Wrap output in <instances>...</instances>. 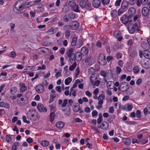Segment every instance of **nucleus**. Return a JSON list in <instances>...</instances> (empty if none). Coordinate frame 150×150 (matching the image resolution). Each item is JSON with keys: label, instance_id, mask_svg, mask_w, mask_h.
<instances>
[{"label": "nucleus", "instance_id": "obj_1", "mask_svg": "<svg viewBox=\"0 0 150 150\" xmlns=\"http://www.w3.org/2000/svg\"><path fill=\"white\" fill-rule=\"evenodd\" d=\"M24 8V5L23 1L19 0L17 1L13 8L15 12L19 14L21 13V11Z\"/></svg>", "mask_w": 150, "mask_h": 150}, {"label": "nucleus", "instance_id": "obj_2", "mask_svg": "<svg viewBox=\"0 0 150 150\" xmlns=\"http://www.w3.org/2000/svg\"><path fill=\"white\" fill-rule=\"evenodd\" d=\"M73 102V101L71 99L69 100L68 102L67 99H64L63 100L61 99H59L58 100V104L59 105H61L62 107H65L67 104V107H69L72 105Z\"/></svg>", "mask_w": 150, "mask_h": 150}, {"label": "nucleus", "instance_id": "obj_3", "mask_svg": "<svg viewBox=\"0 0 150 150\" xmlns=\"http://www.w3.org/2000/svg\"><path fill=\"white\" fill-rule=\"evenodd\" d=\"M120 20L122 23L127 25L131 23L132 21V16L125 14L120 18Z\"/></svg>", "mask_w": 150, "mask_h": 150}, {"label": "nucleus", "instance_id": "obj_4", "mask_svg": "<svg viewBox=\"0 0 150 150\" xmlns=\"http://www.w3.org/2000/svg\"><path fill=\"white\" fill-rule=\"evenodd\" d=\"M128 83L125 82L120 83L118 89L123 92L127 91L128 89Z\"/></svg>", "mask_w": 150, "mask_h": 150}, {"label": "nucleus", "instance_id": "obj_5", "mask_svg": "<svg viewBox=\"0 0 150 150\" xmlns=\"http://www.w3.org/2000/svg\"><path fill=\"white\" fill-rule=\"evenodd\" d=\"M79 26L78 22L76 21L72 22L69 25V28L72 30H74L76 29Z\"/></svg>", "mask_w": 150, "mask_h": 150}, {"label": "nucleus", "instance_id": "obj_6", "mask_svg": "<svg viewBox=\"0 0 150 150\" xmlns=\"http://www.w3.org/2000/svg\"><path fill=\"white\" fill-rule=\"evenodd\" d=\"M37 108L40 112H46L47 111L46 108L44 107L42 104H38L37 106Z\"/></svg>", "mask_w": 150, "mask_h": 150}, {"label": "nucleus", "instance_id": "obj_7", "mask_svg": "<svg viewBox=\"0 0 150 150\" xmlns=\"http://www.w3.org/2000/svg\"><path fill=\"white\" fill-rule=\"evenodd\" d=\"M105 96L103 94H100L99 95L98 98V104L99 107L101 108V105L103 104V100L105 98Z\"/></svg>", "mask_w": 150, "mask_h": 150}, {"label": "nucleus", "instance_id": "obj_8", "mask_svg": "<svg viewBox=\"0 0 150 150\" xmlns=\"http://www.w3.org/2000/svg\"><path fill=\"white\" fill-rule=\"evenodd\" d=\"M127 25V29L129 32L131 34L134 33L136 29L134 25L130 23Z\"/></svg>", "mask_w": 150, "mask_h": 150}, {"label": "nucleus", "instance_id": "obj_9", "mask_svg": "<svg viewBox=\"0 0 150 150\" xmlns=\"http://www.w3.org/2000/svg\"><path fill=\"white\" fill-rule=\"evenodd\" d=\"M36 91L39 93H41L43 92L44 91L43 86L42 84L38 85L36 87Z\"/></svg>", "mask_w": 150, "mask_h": 150}, {"label": "nucleus", "instance_id": "obj_10", "mask_svg": "<svg viewBox=\"0 0 150 150\" xmlns=\"http://www.w3.org/2000/svg\"><path fill=\"white\" fill-rule=\"evenodd\" d=\"M93 6L96 8H99L100 6L101 2L100 0H93L92 2Z\"/></svg>", "mask_w": 150, "mask_h": 150}, {"label": "nucleus", "instance_id": "obj_11", "mask_svg": "<svg viewBox=\"0 0 150 150\" xmlns=\"http://www.w3.org/2000/svg\"><path fill=\"white\" fill-rule=\"evenodd\" d=\"M19 86L20 87V91L21 93L25 92L27 89V86H25L24 83H20Z\"/></svg>", "mask_w": 150, "mask_h": 150}, {"label": "nucleus", "instance_id": "obj_12", "mask_svg": "<svg viewBox=\"0 0 150 150\" xmlns=\"http://www.w3.org/2000/svg\"><path fill=\"white\" fill-rule=\"evenodd\" d=\"M108 123L104 121L100 125V127L102 130H105L108 129Z\"/></svg>", "mask_w": 150, "mask_h": 150}, {"label": "nucleus", "instance_id": "obj_13", "mask_svg": "<svg viewBox=\"0 0 150 150\" xmlns=\"http://www.w3.org/2000/svg\"><path fill=\"white\" fill-rule=\"evenodd\" d=\"M88 52V48L85 47H83L81 49V53L83 56L86 55Z\"/></svg>", "mask_w": 150, "mask_h": 150}, {"label": "nucleus", "instance_id": "obj_14", "mask_svg": "<svg viewBox=\"0 0 150 150\" xmlns=\"http://www.w3.org/2000/svg\"><path fill=\"white\" fill-rule=\"evenodd\" d=\"M80 109V105L79 104L77 103H75L74 104L73 109L74 112H77Z\"/></svg>", "mask_w": 150, "mask_h": 150}, {"label": "nucleus", "instance_id": "obj_15", "mask_svg": "<svg viewBox=\"0 0 150 150\" xmlns=\"http://www.w3.org/2000/svg\"><path fill=\"white\" fill-rule=\"evenodd\" d=\"M25 98V97L24 98H21L18 99L17 101L18 103L21 105H25V102L26 101V100Z\"/></svg>", "mask_w": 150, "mask_h": 150}, {"label": "nucleus", "instance_id": "obj_16", "mask_svg": "<svg viewBox=\"0 0 150 150\" xmlns=\"http://www.w3.org/2000/svg\"><path fill=\"white\" fill-rule=\"evenodd\" d=\"M107 86L109 89H111L114 88V83L112 81H108L107 83Z\"/></svg>", "mask_w": 150, "mask_h": 150}, {"label": "nucleus", "instance_id": "obj_17", "mask_svg": "<svg viewBox=\"0 0 150 150\" xmlns=\"http://www.w3.org/2000/svg\"><path fill=\"white\" fill-rule=\"evenodd\" d=\"M100 74L104 77H108L110 75V71L109 70H107L105 71H102L100 72Z\"/></svg>", "mask_w": 150, "mask_h": 150}, {"label": "nucleus", "instance_id": "obj_18", "mask_svg": "<svg viewBox=\"0 0 150 150\" xmlns=\"http://www.w3.org/2000/svg\"><path fill=\"white\" fill-rule=\"evenodd\" d=\"M82 54L79 52H77L74 55L76 60L77 61H80L82 59Z\"/></svg>", "mask_w": 150, "mask_h": 150}, {"label": "nucleus", "instance_id": "obj_19", "mask_svg": "<svg viewBox=\"0 0 150 150\" xmlns=\"http://www.w3.org/2000/svg\"><path fill=\"white\" fill-rule=\"evenodd\" d=\"M73 52L74 49L73 48H70L67 52V54L69 59L71 58L72 55H74Z\"/></svg>", "mask_w": 150, "mask_h": 150}, {"label": "nucleus", "instance_id": "obj_20", "mask_svg": "<svg viewBox=\"0 0 150 150\" xmlns=\"http://www.w3.org/2000/svg\"><path fill=\"white\" fill-rule=\"evenodd\" d=\"M143 56L147 59H150V52L146 50H144Z\"/></svg>", "mask_w": 150, "mask_h": 150}, {"label": "nucleus", "instance_id": "obj_21", "mask_svg": "<svg viewBox=\"0 0 150 150\" xmlns=\"http://www.w3.org/2000/svg\"><path fill=\"white\" fill-rule=\"evenodd\" d=\"M142 14L144 16H146L149 12V9L146 7H144L142 9Z\"/></svg>", "mask_w": 150, "mask_h": 150}, {"label": "nucleus", "instance_id": "obj_22", "mask_svg": "<svg viewBox=\"0 0 150 150\" xmlns=\"http://www.w3.org/2000/svg\"><path fill=\"white\" fill-rule=\"evenodd\" d=\"M136 13L135 9L133 7H131L129 8L128 10V13L129 16H132L135 14Z\"/></svg>", "mask_w": 150, "mask_h": 150}, {"label": "nucleus", "instance_id": "obj_23", "mask_svg": "<svg viewBox=\"0 0 150 150\" xmlns=\"http://www.w3.org/2000/svg\"><path fill=\"white\" fill-rule=\"evenodd\" d=\"M10 104L8 103H4V102H0V107H4V108H8L10 107Z\"/></svg>", "mask_w": 150, "mask_h": 150}, {"label": "nucleus", "instance_id": "obj_24", "mask_svg": "<svg viewBox=\"0 0 150 150\" xmlns=\"http://www.w3.org/2000/svg\"><path fill=\"white\" fill-rule=\"evenodd\" d=\"M64 123L61 121L57 122L56 124V127L59 129H61L64 127Z\"/></svg>", "mask_w": 150, "mask_h": 150}, {"label": "nucleus", "instance_id": "obj_25", "mask_svg": "<svg viewBox=\"0 0 150 150\" xmlns=\"http://www.w3.org/2000/svg\"><path fill=\"white\" fill-rule=\"evenodd\" d=\"M57 28H51L47 31V33L49 35L53 34L57 32Z\"/></svg>", "mask_w": 150, "mask_h": 150}, {"label": "nucleus", "instance_id": "obj_26", "mask_svg": "<svg viewBox=\"0 0 150 150\" xmlns=\"http://www.w3.org/2000/svg\"><path fill=\"white\" fill-rule=\"evenodd\" d=\"M69 5L72 8L76 6V3L74 0H69L67 2Z\"/></svg>", "mask_w": 150, "mask_h": 150}, {"label": "nucleus", "instance_id": "obj_27", "mask_svg": "<svg viewBox=\"0 0 150 150\" xmlns=\"http://www.w3.org/2000/svg\"><path fill=\"white\" fill-rule=\"evenodd\" d=\"M122 141L123 143L129 146L131 144V141L129 138H124L122 139Z\"/></svg>", "mask_w": 150, "mask_h": 150}, {"label": "nucleus", "instance_id": "obj_28", "mask_svg": "<svg viewBox=\"0 0 150 150\" xmlns=\"http://www.w3.org/2000/svg\"><path fill=\"white\" fill-rule=\"evenodd\" d=\"M20 145V143L18 142L14 143L12 145V150H17L18 146Z\"/></svg>", "mask_w": 150, "mask_h": 150}, {"label": "nucleus", "instance_id": "obj_29", "mask_svg": "<svg viewBox=\"0 0 150 150\" xmlns=\"http://www.w3.org/2000/svg\"><path fill=\"white\" fill-rule=\"evenodd\" d=\"M110 14L113 18H116L118 14L117 11L115 9L112 10L111 11Z\"/></svg>", "mask_w": 150, "mask_h": 150}, {"label": "nucleus", "instance_id": "obj_30", "mask_svg": "<svg viewBox=\"0 0 150 150\" xmlns=\"http://www.w3.org/2000/svg\"><path fill=\"white\" fill-rule=\"evenodd\" d=\"M34 2L32 1L25 3L24 4V8H28L34 5Z\"/></svg>", "mask_w": 150, "mask_h": 150}, {"label": "nucleus", "instance_id": "obj_31", "mask_svg": "<svg viewBox=\"0 0 150 150\" xmlns=\"http://www.w3.org/2000/svg\"><path fill=\"white\" fill-rule=\"evenodd\" d=\"M18 89L16 87H14L11 88L10 92L12 95H14L16 93Z\"/></svg>", "mask_w": 150, "mask_h": 150}, {"label": "nucleus", "instance_id": "obj_32", "mask_svg": "<svg viewBox=\"0 0 150 150\" xmlns=\"http://www.w3.org/2000/svg\"><path fill=\"white\" fill-rule=\"evenodd\" d=\"M72 78L71 77H69L66 78L64 81V83L66 85H69L72 81Z\"/></svg>", "mask_w": 150, "mask_h": 150}, {"label": "nucleus", "instance_id": "obj_33", "mask_svg": "<svg viewBox=\"0 0 150 150\" xmlns=\"http://www.w3.org/2000/svg\"><path fill=\"white\" fill-rule=\"evenodd\" d=\"M142 66L146 69H148L150 66L149 63V61L144 62V63L142 64Z\"/></svg>", "mask_w": 150, "mask_h": 150}, {"label": "nucleus", "instance_id": "obj_34", "mask_svg": "<svg viewBox=\"0 0 150 150\" xmlns=\"http://www.w3.org/2000/svg\"><path fill=\"white\" fill-rule=\"evenodd\" d=\"M83 44L82 40L81 39H79L77 40L76 46L77 47H80Z\"/></svg>", "mask_w": 150, "mask_h": 150}, {"label": "nucleus", "instance_id": "obj_35", "mask_svg": "<svg viewBox=\"0 0 150 150\" xmlns=\"http://www.w3.org/2000/svg\"><path fill=\"white\" fill-rule=\"evenodd\" d=\"M49 142L46 140H43L41 142V144L43 146H47L49 145Z\"/></svg>", "mask_w": 150, "mask_h": 150}, {"label": "nucleus", "instance_id": "obj_36", "mask_svg": "<svg viewBox=\"0 0 150 150\" xmlns=\"http://www.w3.org/2000/svg\"><path fill=\"white\" fill-rule=\"evenodd\" d=\"M55 115L53 112H51L50 115V121L51 122H52L54 120Z\"/></svg>", "mask_w": 150, "mask_h": 150}, {"label": "nucleus", "instance_id": "obj_37", "mask_svg": "<svg viewBox=\"0 0 150 150\" xmlns=\"http://www.w3.org/2000/svg\"><path fill=\"white\" fill-rule=\"evenodd\" d=\"M77 40V38L76 37H75L73 38L71 41V45L72 46H76L77 44L76 41Z\"/></svg>", "mask_w": 150, "mask_h": 150}, {"label": "nucleus", "instance_id": "obj_38", "mask_svg": "<svg viewBox=\"0 0 150 150\" xmlns=\"http://www.w3.org/2000/svg\"><path fill=\"white\" fill-rule=\"evenodd\" d=\"M38 9H39L38 10L39 12H42L44 11V6L42 4H38V6L37 7Z\"/></svg>", "mask_w": 150, "mask_h": 150}, {"label": "nucleus", "instance_id": "obj_39", "mask_svg": "<svg viewBox=\"0 0 150 150\" xmlns=\"http://www.w3.org/2000/svg\"><path fill=\"white\" fill-rule=\"evenodd\" d=\"M98 62L102 66L105 65L107 63L105 57L100 60V61H99Z\"/></svg>", "mask_w": 150, "mask_h": 150}, {"label": "nucleus", "instance_id": "obj_40", "mask_svg": "<svg viewBox=\"0 0 150 150\" xmlns=\"http://www.w3.org/2000/svg\"><path fill=\"white\" fill-rule=\"evenodd\" d=\"M128 2L126 1H123L122 3L121 7L123 8H126L128 6Z\"/></svg>", "mask_w": 150, "mask_h": 150}, {"label": "nucleus", "instance_id": "obj_41", "mask_svg": "<svg viewBox=\"0 0 150 150\" xmlns=\"http://www.w3.org/2000/svg\"><path fill=\"white\" fill-rule=\"evenodd\" d=\"M79 5L81 8H84L86 6V2L84 0L81 1L79 3Z\"/></svg>", "mask_w": 150, "mask_h": 150}, {"label": "nucleus", "instance_id": "obj_42", "mask_svg": "<svg viewBox=\"0 0 150 150\" xmlns=\"http://www.w3.org/2000/svg\"><path fill=\"white\" fill-rule=\"evenodd\" d=\"M105 57V56L103 54H99L98 56V62L100 61Z\"/></svg>", "mask_w": 150, "mask_h": 150}, {"label": "nucleus", "instance_id": "obj_43", "mask_svg": "<svg viewBox=\"0 0 150 150\" xmlns=\"http://www.w3.org/2000/svg\"><path fill=\"white\" fill-rule=\"evenodd\" d=\"M69 18H70L68 14L65 15L63 17V20L64 21L66 22H68L69 21Z\"/></svg>", "mask_w": 150, "mask_h": 150}, {"label": "nucleus", "instance_id": "obj_44", "mask_svg": "<svg viewBox=\"0 0 150 150\" xmlns=\"http://www.w3.org/2000/svg\"><path fill=\"white\" fill-rule=\"evenodd\" d=\"M134 25V27L135 28V29L137 30H139V28H140L139 23L137 21L136 22L135 24L134 25Z\"/></svg>", "mask_w": 150, "mask_h": 150}, {"label": "nucleus", "instance_id": "obj_45", "mask_svg": "<svg viewBox=\"0 0 150 150\" xmlns=\"http://www.w3.org/2000/svg\"><path fill=\"white\" fill-rule=\"evenodd\" d=\"M70 34V31L69 30H67L65 33V35L66 38L67 39H68L69 38Z\"/></svg>", "mask_w": 150, "mask_h": 150}, {"label": "nucleus", "instance_id": "obj_46", "mask_svg": "<svg viewBox=\"0 0 150 150\" xmlns=\"http://www.w3.org/2000/svg\"><path fill=\"white\" fill-rule=\"evenodd\" d=\"M133 71L135 74H137L139 72V67L137 66H135L133 68Z\"/></svg>", "mask_w": 150, "mask_h": 150}, {"label": "nucleus", "instance_id": "obj_47", "mask_svg": "<svg viewBox=\"0 0 150 150\" xmlns=\"http://www.w3.org/2000/svg\"><path fill=\"white\" fill-rule=\"evenodd\" d=\"M12 141V138L9 135H7L6 136V141L8 143H9Z\"/></svg>", "mask_w": 150, "mask_h": 150}, {"label": "nucleus", "instance_id": "obj_48", "mask_svg": "<svg viewBox=\"0 0 150 150\" xmlns=\"http://www.w3.org/2000/svg\"><path fill=\"white\" fill-rule=\"evenodd\" d=\"M73 8V11L74 12L78 13L80 12V11L79 9V6L78 5H77L76 4V6H75L74 7V8Z\"/></svg>", "mask_w": 150, "mask_h": 150}, {"label": "nucleus", "instance_id": "obj_49", "mask_svg": "<svg viewBox=\"0 0 150 150\" xmlns=\"http://www.w3.org/2000/svg\"><path fill=\"white\" fill-rule=\"evenodd\" d=\"M76 63H74L71 66L69 67V69L71 71L73 70L75 68H76Z\"/></svg>", "mask_w": 150, "mask_h": 150}, {"label": "nucleus", "instance_id": "obj_50", "mask_svg": "<svg viewBox=\"0 0 150 150\" xmlns=\"http://www.w3.org/2000/svg\"><path fill=\"white\" fill-rule=\"evenodd\" d=\"M137 54V52L136 51L133 50L130 52V55L132 57H134L136 56Z\"/></svg>", "mask_w": 150, "mask_h": 150}, {"label": "nucleus", "instance_id": "obj_51", "mask_svg": "<svg viewBox=\"0 0 150 150\" xmlns=\"http://www.w3.org/2000/svg\"><path fill=\"white\" fill-rule=\"evenodd\" d=\"M120 35V32L118 31L114 32L113 33V35L114 37L117 38Z\"/></svg>", "mask_w": 150, "mask_h": 150}, {"label": "nucleus", "instance_id": "obj_52", "mask_svg": "<svg viewBox=\"0 0 150 150\" xmlns=\"http://www.w3.org/2000/svg\"><path fill=\"white\" fill-rule=\"evenodd\" d=\"M124 12L125 9L121 8H120L118 11V15L119 16L121 13H123Z\"/></svg>", "mask_w": 150, "mask_h": 150}, {"label": "nucleus", "instance_id": "obj_53", "mask_svg": "<svg viewBox=\"0 0 150 150\" xmlns=\"http://www.w3.org/2000/svg\"><path fill=\"white\" fill-rule=\"evenodd\" d=\"M62 72V70H59V71H58L55 74V76L57 77L58 78L61 77L62 76L61 73Z\"/></svg>", "mask_w": 150, "mask_h": 150}, {"label": "nucleus", "instance_id": "obj_54", "mask_svg": "<svg viewBox=\"0 0 150 150\" xmlns=\"http://www.w3.org/2000/svg\"><path fill=\"white\" fill-rule=\"evenodd\" d=\"M22 119L24 122L28 124H29L30 123V121L29 120H27L26 117L25 116H23L22 117Z\"/></svg>", "mask_w": 150, "mask_h": 150}, {"label": "nucleus", "instance_id": "obj_55", "mask_svg": "<svg viewBox=\"0 0 150 150\" xmlns=\"http://www.w3.org/2000/svg\"><path fill=\"white\" fill-rule=\"evenodd\" d=\"M133 106L131 104H127V109L128 111H131L132 110Z\"/></svg>", "mask_w": 150, "mask_h": 150}, {"label": "nucleus", "instance_id": "obj_56", "mask_svg": "<svg viewBox=\"0 0 150 150\" xmlns=\"http://www.w3.org/2000/svg\"><path fill=\"white\" fill-rule=\"evenodd\" d=\"M102 2L104 5L108 4L110 3V0H102Z\"/></svg>", "mask_w": 150, "mask_h": 150}, {"label": "nucleus", "instance_id": "obj_57", "mask_svg": "<svg viewBox=\"0 0 150 150\" xmlns=\"http://www.w3.org/2000/svg\"><path fill=\"white\" fill-rule=\"evenodd\" d=\"M122 56V54L121 52H118L116 54V58L117 59H121Z\"/></svg>", "mask_w": 150, "mask_h": 150}, {"label": "nucleus", "instance_id": "obj_58", "mask_svg": "<svg viewBox=\"0 0 150 150\" xmlns=\"http://www.w3.org/2000/svg\"><path fill=\"white\" fill-rule=\"evenodd\" d=\"M140 143L142 144H144L148 142V140L146 138L142 140L140 142Z\"/></svg>", "mask_w": 150, "mask_h": 150}, {"label": "nucleus", "instance_id": "obj_59", "mask_svg": "<svg viewBox=\"0 0 150 150\" xmlns=\"http://www.w3.org/2000/svg\"><path fill=\"white\" fill-rule=\"evenodd\" d=\"M70 18L74 19L75 17V14L73 13H71L68 14Z\"/></svg>", "mask_w": 150, "mask_h": 150}, {"label": "nucleus", "instance_id": "obj_60", "mask_svg": "<svg viewBox=\"0 0 150 150\" xmlns=\"http://www.w3.org/2000/svg\"><path fill=\"white\" fill-rule=\"evenodd\" d=\"M141 111L139 110H137L136 111V115L137 118H140L141 117Z\"/></svg>", "mask_w": 150, "mask_h": 150}, {"label": "nucleus", "instance_id": "obj_61", "mask_svg": "<svg viewBox=\"0 0 150 150\" xmlns=\"http://www.w3.org/2000/svg\"><path fill=\"white\" fill-rule=\"evenodd\" d=\"M148 0H141V3L143 5H146L148 3V5H150V2L148 3Z\"/></svg>", "mask_w": 150, "mask_h": 150}, {"label": "nucleus", "instance_id": "obj_62", "mask_svg": "<svg viewBox=\"0 0 150 150\" xmlns=\"http://www.w3.org/2000/svg\"><path fill=\"white\" fill-rule=\"evenodd\" d=\"M46 68V67L45 65V64H42V67L39 66L38 67V70H45Z\"/></svg>", "mask_w": 150, "mask_h": 150}, {"label": "nucleus", "instance_id": "obj_63", "mask_svg": "<svg viewBox=\"0 0 150 150\" xmlns=\"http://www.w3.org/2000/svg\"><path fill=\"white\" fill-rule=\"evenodd\" d=\"M98 112L96 110L93 111L92 112V117H95L98 115Z\"/></svg>", "mask_w": 150, "mask_h": 150}, {"label": "nucleus", "instance_id": "obj_64", "mask_svg": "<svg viewBox=\"0 0 150 150\" xmlns=\"http://www.w3.org/2000/svg\"><path fill=\"white\" fill-rule=\"evenodd\" d=\"M121 0H117L115 2V5L116 6H119L120 5Z\"/></svg>", "mask_w": 150, "mask_h": 150}]
</instances>
